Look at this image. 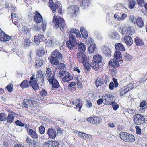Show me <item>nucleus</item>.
Masks as SVG:
<instances>
[{"mask_svg":"<svg viewBox=\"0 0 147 147\" xmlns=\"http://www.w3.org/2000/svg\"><path fill=\"white\" fill-rule=\"evenodd\" d=\"M92 106V104L90 100H88L86 101V106L88 108H90Z\"/></svg>","mask_w":147,"mask_h":147,"instance_id":"obj_64","label":"nucleus"},{"mask_svg":"<svg viewBox=\"0 0 147 147\" xmlns=\"http://www.w3.org/2000/svg\"><path fill=\"white\" fill-rule=\"evenodd\" d=\"M109 65L111 68L115 69L118 67L119 61L114 59H111L109 61Z\"/></svg>","mask_w":147,"mask_h":147,"instance_id":"obj_17","label":"nucleus"},{"mask_svg":"<svg viewBox=\"0 0 147 147\" xmlns=\"http://www.w3.org/2000/svg\"><path fill=\"white\" fill-rule=\"evenodd\" d=\"M113 82L111 81L110 82L109 86V89L111 90H113L114 89V87L116 88L118 86L119 84L117 82V79L113 78Z\"/></svg>","mask_w":147,"mask_h":147,"instance_id":"obj_19","label":"nucleus"},{"mask_svg":"<svg viewBox=\"0 0 147 147\" xmlns=\"http://www.w3.org/2000/svg\"><path fill=\"white\" fill-rule=\"evenodd\" d=\"M81 102V100L79 98H78L75 100H72L70 101L71 104H72V105H76L77 104H78V103L80 102Z\"/></svg>","mask_w":147,"mask_h":147,"instance_id":"obj_60","label":"nucleus"},{"mask_svg":"<svg viewBox=\"0 0 147 147\" xmlns=\"http://www.w3.org/2000/svg\"><path fill=\"white\" fill-rule=\"evenodd\" d=\"M15 123L18 125L20 127H23L24 124L22 122L19 120H17L15 121Z\"/></svg>","mask_w":147,"mask_h":147,"instance_id":"obj_62","label":"nucleus"},{"mask_svg":"<svg viewBox=\"0 0 147 147\" xmlns=\"http://www.w3.org/2000/svg\"><path fill=\"white\" fill-rule=\"evenodd\" d=\"M20 85L22 89H24L29 87L30 86V83L29 81L25 80L21 83Z\"/></svg>","mask_w":147,"mask_h":147,"instance_id":"obj_28","label":"nucleus"},{"mask_svg":"<svg viewBox=\"0 0 147 147\" xmlns=\"http://www.w3.org/2000/svg\"><path fill=\"white\" fill-rule=\"evenodd\" d=\"M119 136L122 140L126 142H133L135 140L133 135L127 132H121L119 134Z\"/></svg>","mask_w":147,"mask_h":147,"instance_id":"obj_5","label":"nucleus"},{"mask_svg":"<svg viewBox=\"0 0 147 147\" xmlns=\"http://www.w3.org/2000/svg\"><path fill=\"white\" fill-rule=\"evenodd\" d=\"M68 9L71 8L72 9V13H74L75 14H76L78 12L79 10V8L76 5H72L69 6L68 7Z\"/></svg>","mask_w":147,"mask_h":147,"instance_id":"obj_44","label":"nucleus"},{"mask_svg":"<svg viewBox=\"0 0 147 147\" xmlns=\"http://www.w3.org/2000/svg\"><path fill=\"white\" fill-rule=\"evenodd\" d=\"M77 56V59L79 63H84L87 61L86 56L83 53L78 52Z\"/></svg>","mask_w":147,"mask_h":147,"instance_id":"obj_15","label":"nucleus"},{"mask_svg":"<svg viewBox=\"0 0 147 147\" xmlns=\"http://www.w3.org/2000/svg\"><path fill=\"white\" fill-rule=\"evenodd\" d=\"M36 68H39L42 66L43 64V61L42 59H37L36 61Z\"/></svg>","mask_w":147,"mask_h":147,"instance_id":"obj_40","label":"nucleus"},{"mask_svg":"<svg viewBox=\"0 0 147 147\" xmlns=\"http://www.w3.org/2000/svg\"><path fill=\"white\" fill-rule=\"evenodd\" d=\"M34 14L33 16L34 22L37 24L42 23V29L43 31H44L46 29L47 24L45 21H43L42 16L39 12L37 11H36Z\"/></svg>","mask_w":147,"mask_h":147,"instance_id":"obj_4","label":"nucleus"},{"mask_svg":"<svg viewBox=\"0 0 147 147\" xmlns=\"http://www.w3.org/2000/svg\"><path fill=\"white\" fill-rule=\"evenodd\" d=\"M43 37V35L41 34H39L37 36H35L34 38V42L35 44L37 45H38L40 42V40L42 39Z\"/></svg>","mask_w":147,"mask_h":147,"instance_id":"obj_29","label":"nucleus"},{"mask_svg":"<svg viewBox=\"0 0 147 147\" xmlns=\"http://www.w3.org/2000/svg\"><path fill=\"white\" fill-rule=\"evenodd\" d=\"M112 95L109 94H106L104 96V100L106 105H109L112 103Z\"/></svg>","mask_w":147,"mask_h":147,"instance_id":"obj_24","label":"nucleus"},{"mask_svg":"<svg viewBox=\"0 0 147 147\" xmlns=\"http://www.w3.org/2000/svg\"><path fill=\"white\" fill-rule=\"evenodd\" d=\"M128 91L125 86L119 90V94L121 96H123Z\"/></svg>","mask_w":147,"mask_h":147,"instance_id":"obj_42","label":"nucleus"},{"mask_svg":"<svg viewBox=\"0 0 147 147\" xmlns=\"http://www.w3.org/2000/svg\"><path fill=\"white\" fill-rule=\"evenodd\" d=\"M105 81V80L104 81L102 78L98 77L95 82L96 86L97 87L101 86L104 84V82L106 83L107 81L106 82Z\"/></svg>","mask_w":147,"mask_h":147,"instance_id":"obj_26","label":"nucleus"},{"mask_svg":"<svg viewBox=\"0 0 147 147\" xmlns=\"http://www.w3.org/2000/svg\"><path fill=\"white\" fill-rule=\"evenodd\" d=\"M114 57L115 60L119 61H121L122 59L121 53L120 52L117 51L114 53Z\"/></svg>","mask_w":147,"mask_h":147,"instance_id":"obj_33","label":"nucleus"},{"mask_svg":"<svg viewBox=\"0 0 147 147\" xmlns=\"http://www.w3.org/2000/svg\"><path fill=\"white\" fill-rule=\"evenodd\" d=\"M102 61L101 56L98 54L93 56V61L91 63V66L92 68L96 71L102 70V67L101 65Z\"/></svg>","mask_w":147,"mask_h":147,"instance_id":"obj_2","label":"nucleus"},{"mask_svg":"<svg viewBox=\"0 0 147 147\" xmlns=\"http://www.w3.org/2000/svg\"><path fill=\"white\" fill-rule=\"evenodd\" d=\"M134 123L137 125H141L144 123L145 119L144 117L139 114L134 115L133 117Z\"/></svg>","mask_w":147,"mask_h":147,"instance_id":"obj_9","label":"nucleus"},{"mask_svg":"<svg viewBox=\"0 0 147 147\" xmlns=\"http://www.w3.org/2000/svg\"><path fill=\"white\" fill-rule=\"evenodd\" d=\"M137 4L140 7H142L144 6L145 2L144 0H136Z\"/></svg>","mask_w":147,"mask_h":147,"instance_id":"obj_53","label":"nucleus"},{"mask_svg":"<svg viewBox=\"0 0 147 147\" xmlns=\"http://www.w3.org/2000/svg\"><path fill=\"white\" fill-rule=\"evenodd\" d=\"M127 15L121 11L117 12L114 15L115 19L119 21L124 20L127 17Z\"/></svg>","mask_w":147,"mask_h":147,"instance_id":"obj_13","label":"nucleus"},{"mask_svg":"<svg viewBox=\"0 0 147 147\" xmlns=\"http://www.w3.org/2000/svg\"><path fill=\"white\" fill-rule=\"evenodd\" d=\"M116 49L117 50V51H123L125 50L124 46L121 43H118L116 44L115 46Z\"/></svg>","mask_w":147,"mask_h":147,"instance_id":"obj_32","label":"nucleus"},{"mask_svg":"<svg viewBox=\"0 0 147 147\" xmlns=\"http://www.w3.org/2000/svg\"><path fill=\"white\" fill-rule=\"evenodd\" d=\"M26 142L30 146H32V144H33L34 142L33 140H32L29 137H28L26 140Z\"/></svg>","mask_w":147,"mask_h":147,"instance_id":"obj_57","label":"nucleus"},{"mask_svg":"<svg viewBox=\"0 0 147 147\" xmlns=\"http://www.w3.org/2000/svg\"><path fill=\"white\" fill-rule=\"evenodd\" d=\"M136 5V1L134 0H130L128 2L129 8L132 9L134 8Z\"/></svg>","mask_w":147,"mask_h":147,"instance_id":"obj_46","label":"nucleus"},{"mask_svg":"<svg viewBox=\"0 0 147 147\" xmlns=\"http://www.w3.org/2000/svg\"><path fill=\"white\" fill-rule=\"evenodd\" d=\"M124 42L126 43L127 44L131 45L133 43V40L132 38L130 36H126L125 37L124 39Z\"/></svg>","mask_w":147,"mask_h":147,"instance_id":"obj_31","label":"nucleus"},{"mask_svg":"<svg viewBox=\"0 0 147 147\" xmlns=\"http://www.w3.org/2000/svg\"><path fill=\"white\" fill-rule=\"evenodd\" d=\"M22 43L24 47L26 48L30 45L31 42L29 39L26 38L23 40Z\"/></svg>","mask_w":147,"mask_h":147,"instance_id":"obj_36","label":"nucleus"},{"mask_svg":"<svg viewBox=\"0 0 147 147\" xmlns=\"http://www.w3.org/2000/svg\"><path fill=\"white\" fill-rule=\"evenodd\" d=\"M109 36L112 39H114L116 40H118L120 38L119 35L115 31L114 32H111Z\"/></svg>","mask_w":147,"mask_h":147,"instance_id":"obj_39","label":"nucleus"},{"mask_svg":"<svg viewBox=\"0 0 147 147\" xmlns=\"http://www.w3.org/2000/svg\"><path fill=\"white\" fill-rule=\"evenodd\" d=\"M78 50L80 52L79 53H83L86 49V47L84 44L80 42L78 46Z\"/></svg>","mask_w":147,"mask_h":147,"instance_id":"obj_37","label":"nucleus"},{"mask_svg":"<svg viewBox=\"0 0 147 147\" xmlns=\"http://www.w3.org/2000/svg\"><path fill=\"white\" fill-rule=\"evenodd\" d=\"M80 4L83 8L85 9L88 7L90 4V1L89 0H82Z\"/></svg>","mask_w":147,"mask_h":147,"instance_id":"obj_30","label":"nucleus"},{"mask_svg":"<svg viewBox=\"0 0 147 147\" xmlns=\"http://www.w3.org/2000/svg\"><path fill=\"white\" fill-rule=\"evenodd\" d=\"M47 68V67H46V77H47L48 79L49 80V78H51V77L52 75V72L51 68Z\"/></svg>","mask_w":147,"mask_h":147,"instance_id":"obj_41","label":"nucleus"},{"mask_svg":"<svg viewBox=\"0 0 147 147\" xmlns=\"http://www.w3.org/2000/svg\"><path fill=\"white\" fill-rule=\"evenodd\" d=\"M58 133L55 129L52 127L49 128L47 132L48 138L51 139H54L56 137Z\"/></svg>","mask_w":147,"mask_h":147,"instance_id":"obj_12","label":"nucleus"},{"mask_svg":"<svg viewBox=\"0 0 147 147\" xmlns=\"http://www.w3.org/2000/svg\"><path fill=\"white\" fill-rule=\"evenodd\" d=\"M125 87L128 91L131 90L134 87L133 84L131 83Z\"/></svg>","mask_w":147,"mask_h":147,"instance_id":"obj_58","label":"nucleus"},{"mask_svg":"<svg viewBox=\"0 0 147 147\" xmlns=\"http://www.w3.org/2000/svg\"><path fill=\"white\" fill-rule=\"evenodd\" d=\"M96 49V45H95L92 44L88 48V51L90 53L93 52Z\"/></svg>","mask_w":147,"mask_h":147,"instance_id":"obj_51","label":"nucleus"},{"mask_svg":"<svg viewBox=\"0 0 147 147\" xmlns=\"http://www.w3.org/2000/svg\"><path fill=\"white\" fill-rule=\"evenodd\" d=\"M49 62L52 64L57 65L59 64V61L58 59L53 56L48 57Z\"/></svg>","mask_w":147,"mask_h":147,"instance_id":"obj_20","label":"nucleus"},{"mask_svg":"<svg viewBox=\"0 0 147 147\" xmlns=\"http://www.w3.org/2000/svg\"><path fill=\"white\" fill-rule=\"evenodd\" d=\"M69 34H72V33L76 34V36L77 38H81V35L80 32L77 29L72 28L70 29L69 32H68Z\"/></svg>","mask_w":147,"mask_h":147,"instance_id":"obj_23","label":"nucleus"},{"mask_svg":"<svg viewBox=\"0 0 147 147\" xmlns=\"http://www.w3.org/2000/svg\"><path fill=\"white\" fill-rule=\"evenodd\" d=\"M5 88H6L7 90L9 92H11L13 90V84L12 83H10L6 86Z\"/></svg>","mask_w":147,"mask_h":147,"instance_id":"obj_50","label":"nucleus"},{"mask_svg":"<svg viewBox=\"0 0 147 147\" xmlns=\"http://www.w3.org/2000/svg\"><path fill=\"white\" fill-rule=\"evenodd\" d=\"M87 120L90 123L95 125L100 124L102 121L100 117L95 116L88 117Z\"/></svg>","mask_w":147,"mask_h":147,"instance_id":"obj_11","label":"nucleus"},{"mask_svg":"<svg viewBox=\"0 0 147 147\" xmlns=\"http://www.w3.org/2000/svg\"><path fill=\"white\" fill-rule=\"evenodd\" d=\"M15 116L13 114L11 113H9L7 118V123L10 124L13 122L14 120Z\"/></svg>","mask_w":147,"mask_h":147,"instance_id":"obj_38","label":"nucleus"},{"mask_svg":"<svg viewBox=\"0 0 147 147\" xmlns=\"http://www.w3.org/2000/svg\"><path fill=\"white\" fill-rule=\"evenodd\" d=\"M112 107L114 110H116L119 108V105L117 103L115 102L113 103L112 105Z\"/></svg>","mask_w":147,"mask_h":147,"instance_id":"obj_63","label":"nucleus"},{"mask_svg":"<svg viewBox=\"0 0 147 147\" xmlns=\"http://www.w3.org/2000/svg\"><path fill=\"white\" fill-rule=\"evenodd\" d=\"M136 24L140 28L142 27L144 25V22L142 19L140 17L137 18L136 20Z\"/></svg>","mask_w":147,"mask_h":147,"instance_id":"obj_22","label":"nucleus"},{"mask_svg":"<svg viewBox=\"0 0 147 147\" xmlns=\"http://www.w3.org/2000/svg\"><path fill=\"white\" fill-rule=\"evenodd\" d=\"M127 33L130 36L135 32L134 28L132 26L128 27L127 28Z\"/></svg>","mask_w":147,"mask_h":147,"instance_id":"obj_45","label":"nucleus"},{"mask_svg":"<svg viewBox=\"0 0 147 147\" xmlns=\"http://www.w3.org/2000/svg\"><path fill=\"white\" fill-rule=\"evenodd\" d=\"M84 67L87 70H89L91 69V65L87 61H86V62L84 63H83Z\"/></svg>","mask_w":147,"mask_h":147,"instance_id":"obj_49","label":"nucleus"},{"mask_svg":"<svg viewBox=\"0 0 147 147\" xmlns=\"http://www.w3.org/2000/svg\"><path fill=\"white\" fill-rule=\"evenodd\" d=\"M124 57L125 59L127 61H130L132 59V56L127 53L124 54Z\"/></svg>","mask_w":147,"mask_h":147,"instance_id":"obj_54","label":"nucleus"},{"mask_svg":"<svg viewBox=\"0 0 147 147\" xmlns=\"http://www.w3.org/2000/svg\"><path fill=\"white\" fill-rule=\"evenodd\" d=\"M45 128L42 125H41L39 127V131L41 134H43L45 132Z\"/></svg>","mask_w":147,"mask_h":147,"instance_id":"obj_59","label":"nucleus"},{"mask_svg":"<svg viewBox=\"0 0 147 147\" xmlns=\"http://www.w3.org/2000/svg\"><path fill=\"white\" fill-rule=\"evenodd\" d=\"M49 147H59V142L56 140H48L45 142Z\"/></svg>","mask_w":147,"mask_h":147,"instance_id":"obj_18","label":"nucleus"},{"mask_svg":"<svg viewBox=\"0 0 147 147\" xmlns=\"http://www.w3.org/2000/svg\"><path fill=\"white\" fill-rule=\"evenodd\" d=\"M53 42L51 38H49L46 41L45 43V46L48 47H51L53 46Z\"/></svg>","mask_w":147,"mask_h":147,"instance_id":"obj_47","label":"nucleus"},{"mask_svg":"<svg viewBox=\"0 0 147 147\" xmlns=\"http://www.w3.org/2000/svg\"><path fill=\"white\" fill-rule=\"evenodd\" d=\"M33 98L32 99H24L23 101V102L22 103V107L23 108H27L28 106L31 107L32 106L34 107H36L38 105V103L37 102L33 100Z\"/></svg>","mask_w":147,"mask_h":147,"instance_id":"obj_8","label":"nucleus"},{"mask_svg":"<svg viewBox=\"0 0 147 147\" xmlns=\"http://www.w3.org/2000/svg\"><path fill=\"white\" fill-rule=\"evenodd\" d=\"M11 39V37L3 32L0 28V41H9Z\"/></svg>","mask_w":147,"mask_h":147,"instance_id":"obj_16","label":"nucleus"},{"mask_svg":"<svg viewBox=\"0 0 147 147\" xmlns=\"http://www.w3.org/2000/svg\"><path fill=\"white\" fill-rule=\"evenodd\" d=\"M11 18L12 19V21H13V23L16 26H17V25H18V23L14 21L13 20H14V18L16 17L17 15L15 13H11Z\"/></svg>","mask_w":147,"mask_h":147,"instance_id":"obj_56","label":"nucleus"},{"mask_svg":"<svg viewBox=\"0 0 147 147\" xmlns=\"http://www.w3.org/2000/svg\"><path fill=\"white\" fill-rule=\"evenodd\" d=\"M45 53L43 49H40L37 51V54L38 56L41 57L44 55Z\"/></svg>","mask_w":147,"mask_h":147,"instance_id":"obj_55","label":"nucleus"},{"mask_svg":"<svg viewBox=\"0 0 147 147\" xmlns=\"http://www.w3.org/2000/svg\"><path fill=\"white\" fill-rule=\"evenodd\" d=\"M48 6L53 13L57 11L59 14H62V5L60 3L57 2L54 3L52 0H49Z\"/></svg>","mask_w":147,"mask_h":147,"instance_id":"obj_3","label":"nucleus"},{"mask_svg":"<svg viewBox=\"0 0 147 147\" xmlns=\"http://www.w3.org/2000/svg\"><path fill=\"white\" fill-rule=\"evenodd\" d=\"M136 132L137 134L140 135L141 134V129L140 127L138 126L135 127Z\"/></svg>","mask_w":147,"mask_h":147,"instance_id":"obj_61","label":"nucleus"},{"mask_svg":"<svg viewBox=\"0 0 147 147\" xmlns=\"http://www.w3.org/2000/svg\"><path fill=\"white\" fill-rule=\"evenodd\" d=\"M28 132V134L32 138L36 139L38 138V135L35 131L31 129H29Z\"/></svg>","mask_w":147,"mask_h":147,"instance_id":"obj_25","label":"nucleus"},{"mask_svg":"<svg viewBox=\"0 0 147 147\" xmlns=\"http://www.w3.org/2000/svg\"><path fill=\"white\" fill-rule=\"evenodd\" d=\"M54 78V75L53 74L51 78H49V82L52 85V88H57L60 86V85L58 81Z\"/></svg>","mask_w":147,"mask_h":147,"instance_id":"obj_14","label":"nucleus"},{"mask_svg":"<svg viewBox=\"0 0 147 147\" xmlns=\"http://www.w3.org/2000/svg\"><path fill=\"white\" fill-rule=\"evenodd\" d=\"M52 25L54 28L58 29L60 28L63 31L66 26L65 20L61 16L58 17L54 15L52 21Z\"/></svg>","mask_w":147,"mask_h":147,"instance_id":"obj_1","label":"nucleus"},{"mask_svg":"<svg viewBox=\"0 0 147 147\" xmlns=\"http://www.w3.org/2000/svg\"><path fill=\"white\" fill-rule=\"evenodd\" d=\"M69 41L66 42L67 47L70 50H72L74 47L76 45L77 42L75 36L76 34L72 33V34H69Z\"/></svg>","mask_w":147,"mask_h":147,"instance_id":"obj_6","label":"nucleus"},{"mask_svg":"<svg viewBox=\"0 0 147 147\" xmlns=\"http://www.w3.org/2000/svg\"><path fill=\"white\" fill-rule=\"evenodd\" d=\"M30 79L29 83L32 88L35 91L37 90L39 88V85L37 80L35 78V76L33 75L30 77Z\"/></svg>","mask_w":147,"mask_h":147,"instance_id":"obj_10","label":"nucleus"},{"mask_svg":"<svg viewBox=\"0 0 147 147\" xmlns=\"http://www.w3.org/2000/svg\"><path fill=\"white\" fill-rule=\"evenodd\" d=\"M7 120L5 114L3 113H0V121H5Z\"/></svg>","mask_w":147,"mask_h":147,"instance_id":"obj_52","label":"nucleus"},{"mask_svg":"<svg viewBox=\"0 0 147 147\" xmlns=\"http://www.w3.org/2000/svg\"><path fill=\"white\" fill-rule=\"evenodd\" d=\"M104 53L107 56L109 57L111 55V51L109 48H106L104 51Z\"/></svg>","mask_w":147,"mask_h":147,"instance_id":"obj_48","label":"nucleus"},{"mask_svg":"<svg viewBox=\"0 0 147 147\" xmlns=\"http://www.w3.org/2000/svg\"><path fill=\"white\" fill-rule=\"evenodd\" d=\"M51 55L58 59H61L63 58V55L57 49L54 50L52 52Z\"/></svg>","mask_w":147,"mask_h":147,"instance_id":"obj_21","label":"nucleus"},{"mask_svg":"<svg viewBox=\"0 0 147 147\" xmlns=\"http://www.w3.org/2000/svg\"><path fill=\"white\" fill-rule=\"evenodd\" d=\"M59 74L64 82H68L73 78V76L70 74L65 71L64 69H61L59 71Z\"/></svg>","mask_w":147,"mask_h":147,"instance_id":"obj_7","label":"nucleus"},{"mask_svg":"<svg viewBox=\"0 0 147 147\" xmlns=\"http://www.w3.org/2000/svg\"><path fill=\"white\" fill-rule=\"evenodd\" d=\"M22 33L23 35L28 36L30 34V32L29 28L27 26H23L22 28Z\"/></svg>","mask_w":147,"mask_h":147,"instance_id":"obj_27","label":"nucleus"},{"mask_svg":"<svg viewBox=\"0 0 147 147\" xmlns=\"http://www.w3.org/2000/svg\"><path fill=\"white\" fill-rule=\"evenodd\" d=\"M36 76L38 78H40L42 82H43L44 80L43 75L41 70H39L38 71Z\"/></svg>","mask_w":147,"mask_h":147,"instance_id":"obj_43","label":"nucleus"},{"mask_svg":"<svg viewBox=\"0 0 147 147\" xmlns=\"http://www.w3.org/2000/svg\"><path fill=\"white\" fill-rule=\"evenodd\" d=\"M134 42L137 46H142L144 45V42L139 37H136L135 39Z\"/></svg>","mask_w":147,"mask_h":147,"instance_id":"obj_35","label":"nucleus"},{"mask_svg":"<svg viewBox=\"0 0 147 147\" xmlns=\"http://www.w3.org/2000/svg\"><path fill=\"white\" fill-rule=\"evenodd\" d=\"M80 31L83 38L85 39H86L88 34L85 28L83 27H81L80 28Z\"/></svg>","mask_w":147,"mask_h":147,"instance_id":"obj_34","label":"nucleus"}]
</instances>
